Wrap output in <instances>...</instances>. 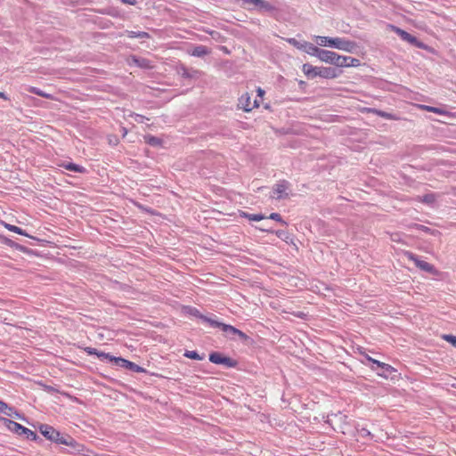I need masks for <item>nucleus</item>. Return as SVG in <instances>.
I'll list each match as a JSON object with an SVG mask.
<instances>
[{"instance_id": "nucleus-19", "label": "nucleus", "mask_w": 456, "mask_h": 456, "mask_svg": "<svg viewBox=\"0 0 456 456\" xmlns=\"http://www.w3.org/2000/svg\"><path fill=\"white\" fill-rule=\"evenodd\" d=\"M132 61L136 66H138L140 68H143V69L151 68V61L145 58H139L136 56H133Z\"/></svg>"}, {"instance_id": "nucleus-6", "label": "nucleus", "mask_w": 456, "mask_h": 456, "mask_svg": "<svg viewBox=\"0 0 456 456\" xmlns=\"http://www.w3.org/2000/svg\"><path fill=\"white\" fill-rule=\"evenodd\" d=\"M392 28V30L401 37L402 40L405 41V42H408L409 44L419 48V49H426L427 48V45L418 40L417 37H415L414 36L411 35L410 33H408L407 31L398 28V27H395V26H391Z\"/></svg>"}, {"instance_id": "nucleus-25", "label": "nucleus", "mask_w": 456, "mask_h": 456, "mask_svg": "<svg viewBox=\"0 0 456 456\" xmlns=\"http://www.w3.org/2000/svg\"><path fill=\"white\" fill-rule=\"evenodd\" d=\"M221 330L227 335V336H230V335H235L237 333V330L238 329L230 325V324H225V323H223V326L221 328Z\"/></svg>"}, {"instance_id": "nucleus-43", "label": "nucleus", "mask_w": 456, "mask_h": 456, "mask_svg": "<svg viewBox=\"0 0 456 456\" xmlns=\"http://www.w3.org/2000/svg\"><path fill=\"white\" fill-rule=\"evenodd\" d=\"M432 112L436 113V114H444V111L442 109L437 108V107H433Z\"/></svg>"}, {"instance_id": "nucleus-8", "label": "nucleus", "mask_w": 456, "mask_h": 456, "mask_svg": "<svg viewBox=\"0 0 456 456\" xmlns=\"http://www.w3.org/2000/svg\"><path fill=\"white\" fill-rule=\"evenodd\" d=\"M209 361L215 364H222L227 368H234L237 365V361L234 359L224 356L218 352H213L209 354Z\"/></svg>"}, {"instance_id": "nucleus-39", "label": "nucleus", "mask_w": 456, "mask_h": 456, "mask_svg": "<svg viewBox=\"0 0 456 456\" xmlns=\"http://www.w3.org/2000/svg\"><path fill=\"white\" fill-rule=\"evenodd\" d=\"M189 313H190V314H191L200 320H201V317L203 316V314H200V312L197 308H194V307L190 308Z\"/></svg>"}, {"instance_id": "nucleus-37", "label": "nucleus", "mask_w": 456, "mask_h": 456, "mask_svg": "<svg viewBox=\"0 0 456 456\" xmlns=\"http://www.w3.org/2000/svg\"><path fill=\"white\" fill-rule=\"evenodd\" d=\"M347 67H357L360 65V61L358 59L348 56Z\"/></svg>"}, {"instance_id": "nucleus-50", "label": "nucleus", "mask_w": 456, "mask_h": 456, "mask_svg": "<svg viewBox=\"0 0 456 456\" xmlns=\"http://www.w3.org/2000/svg\"><path fill=\"white\" fill-rule=\"evenodd\" d=\"M123 136H126L127 134V130L125 127H122Z\"/></svg>"}, {"instance_id": "nucleus-38", "label": "nucleus", "mask_w": 456, "mask_h": 456, "mask_svg": "<svg viewBox=\"0 0 456 456\" xmlns=\"http://www.w3.org/2000/svg\"><path fill=\"white\" fill-rule=\"evenodd\" d=\"M287 41L297 49L302 50V43L298 42L296 38H288Z\"/></svg>"}, {"instance_id": "nucleus-41", "label": "nucleus", "mask_w": 456, "mask_h": 456, "mask_svg": "<svg viewBox=\"0 0 456 456\" xmlns=\"http://www.w3.org/2000/svg\"><path fill=\"white\" fill-rule=\"evenodd\" d=\"M236 336H238L240 338V339L243 340V341H246L248 339V336L244 333L243 331H241L240 330L238 329L237 330V333L235 334Z\"/></svg>"}, {"instance_id": "nucleus-24", "label": "nucleus", "mask_w": 456, "mask_h": 456, "mask_svg": "<svg viewBox=\"0 0 456 456\" xmlns=\"http://www.w3.org/2000/svg\"><path fill=\"white\" fill-rule=\"evenodd\" d=\"M348 56H343L337 53L334 64L337 67L343 68L347 67Z\"/></svg>"}, {"instance_id": "nucleus-27", "label": "nucleus", "mask_w": 456, "mask_h": 456, "mask_svg": "<svg viewBox=\"0 0 456 456\" xmlns=\"http://www.w3.org/2000/svg\"><path fill=\"white\" fill-rule=\"evenodd\" d=\"M183 355L189 359L201 361L204 359L203 355H200L197 351H185Z\"/></svg>"}, {"instance_id": "nucleus-17", "label": "nucleus", "mask_w": 456, "mask_h": 456, "mask_svg": "<svg viewBox=\"0 0 456 456\" xmlns=\"http://www.w3.org/2000/svg\"><path fill=\"white\" fill-rule=\"evenodd\" d=\"M61 167H63L65 169H67L69 171H72V172H75V173L83 174V173H86V167H82L80 165L72 163V162L63 163L61 165Z\"/></svg>"}, {"instance_id": "nucleus-48", "label": "nucleus", "mask_w": 456, "mask_h": 456, "mask_svg": "<svg viewBox=\"0 0 456 456\" xmlns=\"http://www.w3.org/2000/svg\"><path fill=\"white\" fill-rule=\"evenodd\" d=\"M422 108L429 112H432V106L423 105Z\"/></svg>"}, {"instance_id": "nucleus-12", "label": "nucleus", "mask_w": 456, "mask_h": 456, "mask_svg": "<svg viewBox=\"0 0 456 456\" xmlns=\"http://www.w3.org/2000/svg\"><path fill=\"white\" fill-rule=\"evenodd\" d=\"M336 56H337V53L329 51V50H325V49H322L318 59L322 61H324L326 63H330V64L333 65Z\"/></svg>"}, {"instance_id": "nucleus-5", "label": "nucleus", "mask_w": 456, "mask_h": 456, "mask_svg": "<svg viewBox=\"0 0 456 456\" xmlns=\"http://www.w3.org/2000/svg\"><path fill=\"white\" fill-rule=\"evenodd\" d=\"M367 360L370 362V369L381 377L387 378L395 371V368L391 365L373 359L370 356H367Z\"/></svg>"}, {"instance_id": "nucleus-40", "label": "nucleus", "mask_w": 456, "mask_h": 456, "mask_svg": "<svg viewBox=\"0 0 456 456\" xmlns=\"http://www.w3.org/2000/svg\"><path fill=\"white\" fill-rule=\"evenodd\" d=\"M275 233H276V235H277L279 238H281V239H282V240H287V239H289V233H288L286 231H284V230H279V231H277Z\"/></svg>"}, {"instance_id": "nucleus-42", "label": "nucleus", "mask_w": 456, "mask_h": 456, "mask_svg": "<svg viewBox=\"0 0 456 456\" xmlns=\"http://www.w3.org/2000/svg\"><path fill=\"white\" fill-rule=\"evenodd\" d=\"M109 143L111 145H117L118 143V139L116 136H110Z\"/></svg>"}, {"instance_id": "nucleus-10", "label": "nucleus", "mask_w": 456, "mask_h": 456, "mask_svg": "<svg viewBox=\"0 0 456 456\" xmlns=\"http://www.w3.org/2000/svg\"><path fill=\"white\" fill-rule=\"evenodd\" d=\"M239 105L244 111H250L253 108L258 106L256 100L251 102L250 97L248 94H242L239 100Z\"/></svg>"}, {"instance_id": "nucleus-34", "label": "nucleus", "mask_w": 456, "mask_h": 456, "mask_svg": "<svg viewBox=\"0 0 456 456\" xmlns=\"http://www.w3.org/2000/svg\"><path fill=\"white\" fill-rule=\"evenodd\" d=\"M443 338L456 347V336L446 334L443 335Z\"/></svg>"}, {"instance_id": "nucleus-22", "label": "nucleus", "mask_w": 456, "mask_h": 456, "mask_svg": "<svg viewBox=\"0 0 456 456\" xmlns=\"http://www.w3.org/2000/svg\"><path fill=\"white\" fill-rule=\"evenodd\" d=\"M127 37L129 38H140V39H147L150 38V34L145 31H126Z\"/></svg>"}, {"instance_id": "nucleus-13", "label": "nucleus", "mask_w": 456, "mask_h": 456, "mask_svg": "<svg viewBox=\"0 0 456 456\" xmlns=\"http://www.w3.org/2000/svg\"><path fill=\"white\" fill-rule=\"evenodd\" d=\"M85 352L87 353L89 355H96L99 359L102 361H109L110 362L111 354L104 352L98 351L96 348L94 347H86Z\"/></svg>"}, {"instance_id": "nucleus-2", "label": "nucleus", "mask_w": 456, "mask_h": 456, "mask_svg": "<svg viewBox=\"0 0 456 456\" xmlns=\"http://www.w3.org/2000/svg\"><path fill=\"white\" fill-rule=\"evenodd\" d=\"M315 41L316 44L320 46H328L350 53H354L358 47L357 44L354 41H351L344 37H330L316 36Z\"/></svg>"}, {"instance_id": "nucleus-46", "label": "nucleus", "mask_w": 456, "mask_h": 456, "mask_svg": "<svg viewBox=\"0 0 456 456\" xmlns=\"http://www.w3.org/2000/svg\"><path fill=\"white\" fill-rule=\"evenodd\" d=\"M124 4H127L130 5H134L136 4V0H120Z\"/></svg>"}, {"instance_id": "nucleus-51", "label": "nucleus", "mask_w": 456, "mask_h": 456, "mask_svg": "<svg viewBox=\"0 0 456 456\" xmlns=\"http://www.w3.org/2000/svg\"><path fill=\"white\" fill-rule=\"evenodd\" d=\"M259 230H261L263 232H271L269 229L264 228V227H260Z\"/></svg>"}, {"instance_id": "nucleus-32", "label": "nucleus", "mask_w": 456, "mask_h": 456, "mask_svg": "<svg viewBox=\"0 0 456 456\" xmlns=\"http://www.w3.org/2000/svg\"><path fill=\"white\" fill-rule=\"evenodd\" d=\"M29 92L36 95L42 96L46 99L51 98V94L43 92L41 89H39L37 87H30Z\"/></svg>"}, {"instance_id": "nucleus-3", "label": "nucleus", "mask_w": 456, "mask_h": 456, "mask_svg": "<svg viewBox=\"0 0 456 456\" xmlns=\"http://www.w3.org/2000/svg\"><path fill=\"white\" fill-rule=\"evenodd\" d=\"M302 70L309 79H313L317 77L323 78H335L339 75V71L336 68L314 67L309 63H305L302 67Z\"/></svg>"}, {"instance_id": "nucleus-26", "label": "nucleus", "mask_w": 456, "mask_h": 456, "mask_svg": "<svg viewBox=\"0 0 456 456\" xmlns=\"http://www.w3.org/2000/svg\"><path fill=\"white\" fill-rule=\"evenodd\" d=\"M254 5L266 11H272L273 9V5L265 0H257Z\"/></svg>"}, {"instance_id": "nucleus-7", "label": "nucleus", "mask_w": 456, "mask_h": 456, "mask_svg": "<svg viewBox=\"0 0 456 456\" xmlns=\"http://www.w3.org/2000/svg\"><path fill=\"white\" fill-rule=\"evenodd\" d=\"M110 362H114L116 366H118L123 369L130 370L136 373L146 372L145 369H143L142 367L135 364L133 362L124 359L122 357H116V356L112 355L110 358Z\"/></svg>"}, {"instance_id": "nucleus-15", "label": "nucleus", "mask_w": 456, "mask_h": 456, "mask_svg": "<svg viewBox=\"0 0 456 456\" xmlns=\"http://www.w3.org/2000/svg\"><path fill=\"white\" fill-rule=\"evenodd\" d=\"M367 112L376 114L377 116L384 118L387 120H397L398 119V118L393 113L386 112V111H383V110H380L378 109H374V108H368Z\"/></svg>"}, {"instance_id": "nucleus-1", "label": "nucleus", "mask_w": 456, "mask_h": 456, "mask_svg": "<svg viewBox=\"0 0 456 456\" xmlns=\"http://www.w3.org/2000/svg\"><path fill=\"white\" fill-rule=\"evenodd\" d=\"M39 430L47 440L58 444L67 445L72 449V452H80L82 451L83 446L72 436L67 434H61L52 426L42 424L39 427Z\"/></svg>"}, {"instance_id": "nucleus-21", "label": "nucleus", "mask_w": 456, "mask_h": 456, "mask_svg": "<svg viewBox=\"0 0 456 456\" xmlns=\"http://www.w3.org/2000/svg\"><path fill=\"white\" fill-rule=\"evenodd\" d=\"M436 200V195L435 193H427L421 197H419V201L427 205L432 206Z\"/></svg>"}, {"instance_id": "nucleus-28", "label": "nucleus", "mask_w": 456, "mask_h": 456, "mask_svg": "<svg viewBox=\"0 0 456 456\" xmlns=\"http://www.w3.org/2000/svg\"><path fill=\"white\" fill-rule=\"evenodd\" d=\"M11 411H13V408L10 407L7 403L0 400V413H4L7 416H12Z\"/></svg>"}, {"instance_id": "nucleus-23", "label": "nucleus", "mask_w": 456, "mask_h": 456, "mask_svg": "<svg viewBox=\"0 0 456 456\" xmlns=\"http://www.w3.org/2000/svg\"><path fill=\"white\" fill-rule=\"evenodd\" d=\"M4 227L9 230L10 232H15L17 234H20V235H22V236H26V237H29V238H33L32 236L28 235L25 230L16 226V225H13V224H4Z\"/></svg>"}, {"instance_id": "nucleus-16", "label": "nucleus", "mask_w": 456, "mask_h": 456, "mask_svg": "<svg viewBox=\"0 0 456 456\" xmlns=\"http://www.w3.org/2000/svg\"><path fill=\"white\" fill-rule=\"evenodd\" d=\"M210 53L209 49L205 45H196L190 52V54L194 57H204Z\"/></svg>"}, {"instance_id": "nucleus-31", "label": "nucleus", "mask_w": 456, "mask_h": 456, "mask_svg": "<svg viewBox=\"0 0 456 456\" xmlns=\"http://www.w3.org/2000/svg\"><path fill=\"white\" fill-rule=\"evenodd\" d=\"M4 243L12 248H14L20 251H22V252H25L26 251V248L24 246H21L14 241H12V240L10 239H4Z\"/></svg>"}, {"instance_id": "nucleus-45", "label": "nucleus", "mask_w": 456, "mask_h": 456, "mask_svg": "<svg viewBox=\"0 0 456 456\" xmlns=\"http://www.w3.org/2000/svg\"><path fill=\"white\" fill-rule=\"evenodd\" d=\"M182 70H183V72H182L183 77H186V78L191 77L189 71L185 68H183Z\"/></svg>"}, {"instance_id": "nucleus-4", "label": "nucleus", "mask_w": 456, "mask_h": 456, "mask_svg": "<svg viewBox=\"0 0 456 456\" xmlns=\"http://www.w3.org/2000/svg\"><path fill=\"white\" fill-rule=\"evenodd\" d=\"M3 421L4 422L6 428L10 431H12L17 435H20V436L24 435L28 440L36 441L39 438V436H37V434L36 432L28 429V428L13 421V420L4 418Z\"/></svg>"}, {"instance_id": "nucleus-20", "label": "nucleus", "mask_w": 456, "mask_h": 456, "mask_svg": "<svg viewBox=\"0 0 456 456\" xmlns=\"http://www.w3.org/2000/svg\"><path fill=\"white\" fill-rule=\"evenodd\" d=\"M201 321L208 323L212 328H219V329L222 328L223 323H224V322L217 321L216 318L208 317L206 315H203L201 317Z\"/></svg>"}, {"instance_id": "nucleus-35", "label": "nucleus", "mask_w": 456, "mask_h": 456, "mask_svg": "<svg viewBox=\"0 0 456 456\" xmlns=\"http://www.w3.org/2000/svg\"><path fill=\"white\" fill-rule=\"evenodd\" d=\"M134 121H136L137 123H143L145 120H149L148 118L142 116V115H140V114H136V113H134L131 115Z\"/></svg>"}, {"instance_id": "nucleus-14", "label": "nucleus", "mask_w": 456, "mask_h": 456, "mask_svg": "<svg viewBox=\"0 0 456 456\" xmlns=\"http://www.w3.org/2000/svg\"><path fill=\"white\" fill-rule=\"evenodd\" d=\"M287 189L288 182L281 181V183H277L273 189L274 193L277 194L276 199L281 200L288 197V194L286 193Z\"/></svg>"}, {"instance_id": "nucleus-9", "label": "nucleus", "mask_w": 456, "mask_h": 456, "mask_svg": "<svg viewBox=\"0 0 456 456\" xmlns=\"http://www.w3.org/2000/svg\"><path fill=\"white\" fill-rule=\"evenodd\" d=\"M405 255H406L407 258L409 260L412 261L415 264V265L418 268H419L420 270L427 272L428 273H436V268L433 265L419 259L417 255H415L411 252H406Z\"/></svg>"}, {"instance_id": "nucleus-49", "label": "nucleus", "mask_w": 456, "mask_h": 456, "mask_svg": "<svg viewBox=\"0 0 456 456\" xmlns=\"http://www.w3.org/2000/svg\"><path fill=\"white\" fill-rule=\"evenodd\" d=\"M0 98H3V99H4V100H6V99H7V95H6V94H5V93H4V92H0Z\"/></svg>"}, {"instance_id": "nucleus-47", "label": "nucleus", "mask_w": 456, "mask_h": 456, "mask_svg": "<svg viewBox=\"0 0 456 456\" xmlns=\"http://www.w3.org/2000/svg\"><path fill=\"white\" fill-rule=\"evenodd\" d=\"M264 94H265V91L262 88L258 87L257 88L258 96L262 97L264 95Z\"/></svg>"}, {"instance_id": "nucleus-11", "label": "nucleus", "mask_w": 456, "mask_h": 456, "mask_svg": "<svg viewBox=\"0 0 456 456\" xmlns=\"http://www.w3.org/2000/svg\"><path fill=\"white\" fill-rule=\"evenodd\" d=\"M302 50L306 53L319 58L322 49L308 42H302Z\"/></svg>"}, {"instance_id": "nucleus-44", "label": "nucleus", "mask_w": 456, "mask_h": 456, "mask_svg": "<svg viewBox=\"0 0 456 456\" xmlns=\"http://www.w3.org/2000/svg\"><path fill=\"white\" fill-rule=\"evenodd\" d=\"M12 416L11 417H16L18 419H23L21 415L13 408V411H11Z\"/></svg>"}, {"instance_id": "nucleus-30", "label": "nucleus", "mask_w": 456, "mask_h": 456, "mask_svg": "<svg viewBox=\"0 0 456 456\" xmlns=\"http://www.w3.org/2000/svg\"><path fill=\"white\" fill-rule=\"evenodd\" d=\"M415 226H416V228H417L418 230L422 231V232H426V233H430V234H432V235H437V234H439V233H440V232H439V231H437V230H432V229H430L429 227L425 226V225H422V224H415Z\"/></svg>"}, {"instance_id": "nucleus-29", "label": "nucleus", "mask_w": 456, "mask_h": 456, "mask_svg": "<svg viewBox=\"0 0 456 456\" xmlns=\"http://www.w3.org/2000/svg\"><path fill=\"white\" fill-rule=\"evenodd\" d=\"M243 216L248 218L250 221H261L265 218V216L262 214H248V213H243Z\"/></svg>"}, {"instance_id": "nucleus-18", "label": "nucleus", "mask_w": 456, "mask_h": 456, "mask_svg": "<svg viewBox=\"0 0 456 456\" xmlns=\"http://www.w3.org/2000/svg\"><path fill=\"white\" fill-rule=\"evenodd\" d=\"M144 142L152 146V147H159L162 144V140L159 137H156L151 134H146L143 136Z\"/></svg>"}, {"instance_id": "nucleus-36", "label": "nucleus", "mask_w": 456, "mask_h": 456, "mask_svg": "<svg viewBox=\"0 0 456 456\" xmlns=\"http://www.w3.org/2000/svg\"><path fill=\"white\" fill-rule=\"evenodd\" d=\"M269 218L270 219H273V220H275L277 222H280L281 224H287V223L285 221L282 220L281 215L279 213H272L270 216H269Z\"/></svg>"}, {"instance_id": "nucleus-33", "label": "nucleus", "mask_w": 456, "mask_h": 456, "mask_svg": "<svg viewBox=\"0 0 456 456\" xmlns=\"http://www.w3.org/2000/svg\"><path fill=\"white\" fill-rule=\"evenodd\" d=\"M358 436L361 437H371V433L366 428H357Z\"/></svg>"}]
</instances>
